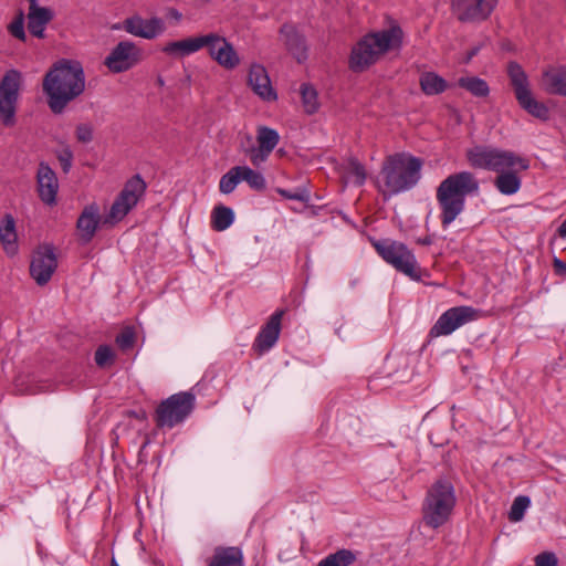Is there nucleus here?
<instances>
[{"label":"nucleus","instance_id":"f704fd0d","mask_svg":"<svg viewBox=\"0 0 566 566\" xmlns=\"http://www.w3.org/2000/svg\"><path fill=\"white\" fill-rule=\"evenodd\" d=\"M279 134L276 130L269 128L266 126H260L258 128V146L262 147L265 150H273L279 143Z\"/></svg>","mask_w":566,"mask_h":566},{"label":"nucleus","instance_id":"de8ad7c7","mask_svg":"<svg viewBox=\"0 0 566 566\" xmlns=\"http://www.w3.org/2000/svg\"><path fill=\"white\" fill-rule=\"evenodd\" d=\"M279 193L287 199H294V200H300V201H305L307 199V195L305 192H290L287 190H284V189H279L277 190Z\"/></svg>","mask_w":566,"mask_h":566},{"label":"nucleus","instance_id":"f3484780","mask_svg":"<svg viewBox=\"0 0 566 566\" xmlns=\"http://www.w3.org/2000/svg\"><path fill=\"white\" fill-rule=\"evenodd\" d=\"M38 192L40 199L49 206L55 205L59 182L52 168L41 163L36 174Z\"/></svg>","mask_w":566,"mask_h":566},{"label":"nucleus","instance_id":"f8f14e48","mask_svg":"<svg viewBox=\"0 0 566 566\" xmlns=\"http://www.w3.org/2000/svg\"><path fill=\"white\" fill-rule=\"evenodd\" d=\"M497 0H451V10L460 22H482L489 19Z\"/></svg>","mask_w":566,"mask_h":566},{"label":"nucleus","instance_id":"ddd939ff","mask_svg":"<svg viewBox=\"0 0 566 566\" xmlns=\"http://www.w3.org/2000/svg\"><path fill=\"white\" fill-rule=\"evenodd\" d=\"M203 48H207L210 57L226 70H233L240 64V57L233 45L218 33L205 34Z\"/></svg>","mask_w":566,"mask_h":566},{"label":"nucleus","instance_id":"4c0bfd02","mask_svg":"<svg viewBox=\"0 0 566 566\" xmlns=\"http://www.w3.org/2000/svg\"><path fill=\"white\" fill-rule=\"evenodd\" d=\"M530 503H531V501H530L528 496H525V495L517 496L513 501V504L509 512V520L511 522H520L523 518L526 509L530 506Z\"/></svg>","mask_w":566,"mask_h":566},{"label":"nucleus","instance_id":"5fc2aeb1","mask_svg":"<svg viewBox=\"0 0 566 566\" xmlns=\"http://www.w3.org/2000/svg\"><path fill=\"white\" fill-rule=\"evenodd\" d=\"M157 82H158V84H159L160 86H163V85H164V80H163L161 77H158V78H157Z\"/></svg>","mask_w":566,"mask_h":566},{"label":"nucleus","instance_id":"6ab92c4d","mask_svg":"<svg viewBox=\"0 0 566 566\" xmlns=\"http://www.w3.org/2000/svg\"><path fill=\"white\" fill-rule=\"evenodd\" d=\"M99 221L101 216L97 205L92 203L83 209L76 221V230L78 232L80 240L83 243H88L92 241L98 228Z\"/></svg>","mask_w":566,"mask_h":566},{"label":"nucleus","instance_id":"603ef678","mask_svg":"<svg viewBox=\"0 0 566 566\" xmlns=\"http://www.w3.org/2000/svg\"><path fill=\"white\" fill-rule=\"evenodd\" d=\"M557 233L562 238H566V220L562 222V224L557 229Z\"/></svg>","mask_w":566,"mask_h":566},{"label":"nucleus","instance_id":"f03ea898","mask_svg":"<svg viewBox=\"0 0 566 566\" xmlns=\"http://www.w3.org/2000/svg\"><path fill=\"white\" fill-rule=\"evenodd\" d=\"M479 182L472 172L450 175L437 188L436 197L441 209V224L448 227L463 211L465 197L476 192Z\"/></svg>","mask_w":566,"mask_h":566},{"label":"nucleus","instance_id":"393cba45","mask_svg":"<svg viewBox=\"0 0 566 566\" xmlns=\"http://www.w3.org/2000/svg\"><path fill=\"white\" fill-rule=\"evenodd\" d=\"M207 566H243V554L235 546H218Z\"/></svg>","mask_w":566,"mask_h":566},{"label":"nucleus","instance_id":"dca6fc26","mask_svg":"<svg viewBox=\"0 0 566 566\" xmlns=\"http://www.w3.org/2000/svg\"><path fill=\"white\" fill-rule=\"evenodd\" d=\"M123 27L126 32L147 40L155 39L165 31L164 20L157 17L144 20L139 15H133L124 20Z\"/></svg>","mask_w":566,"mask_h":566},{"label":"nucleus","instance_id":"2eb2a0df","mask_svg":"<svg viewBox=\"0 0 566 566\" xmlns=\"http://www.w3.org/2000/svg\"><path fill=\"white\" fill-rule=\"evenodd\" d=\"M139 59L138 48L130 41L119 42L105 59V65L114 73L129 70Z\"/></svg>","mask_w":566,"mask_h":566},{"label":"nucleus","instance_id":"6e6552de","mask_svg":"<svg viewBox=\"0 0 566 566\" xmlns=\"http://www.w3.org/2000/svg\"><path fill=\"white\" fill-rule=\"evenodd\" d=\"M145 190L146 182L139 175H135L127 180L123 190L113 202L108 214L104 219V223L115 224L123 220L137 205L138 200L145 193Z\"/></svg>","mask_w":566,"mask_h":566},{"label":"nucleus","instance_id":"ea45409f","mask_svg":"<svg viewBox=\"0 0 566 566\" xmlns=\"http://www.w3.org/2000/svg\"><path fill=\"white\" fill-rule=\"evenodd\" d=\"M136 340V334L133 327H125L115 338L117 346L122 350L130 349Z\"/></svg>","mask_w":566,"mask_h":566},{"label":"nucleus","instance_id":"9d476101","mask_svg":"<svg viewBox=\"0 0 566 566\" xmlns=\"http://www.w3.org/2000/svg\"><path fill=\"white\" fill-rule=\"evenodd\" d=\"M375 248L379 255L396 270L412 279L418 277L415 256L403 243L381 241L376 243Z\"/></svg>","mask_w":566,"mask_h":566},{"label":"nucleus","instance_id":"4be33fe9","mask_svg":"<svg viewBox=\"0 0 566 566\" xmlns=\"http://www.w3.org/2000/svg\"><path fill=\"white\" fill-rule=\"evenodd\" d=\"M29 1L28 29L39 39L44 38V28L53 19V12L49 8L39 7L36 0Z\"/></svg>","mask_w":566,"mask_h":566},{"label":"nucleus","instance_id":"8fccbe9b","mask_svg":"<svg viewBox=\"0 0 566 566\" xmlns=\"http://www.w3.org/2000/svg\"><path fill=\"white\" fill-rule=\"evenodd\" d=\"M480 45H476L474 48H472L468 53H467V56L465 59L463 60L464 63H469L473 56H475L478 54V52L480 51Z\"/></svg>","mask_w":566,"mask_h":566},{"label":"nucleus","instance_id":"cd10ccee","mask_svg":"<svg viewBox=\"0 0 566 566\" xmlns=\"http://www.w3.org/2000/svg\"><path fill=\"white\" fill-rule=\"evenodd\" d=\"M203 48V35L167 43L163 52L179 56L188 55Z\"/></svg>","mask_w":566,"mask_h":566},{"label":"nucleus","instance_id":"864d4df0","mask_svg":"<svg viewBox=\"0 0 566 566\" xmlns=\"http://www.w3.org/2000/svg\"><path fill=\"white\" fill-rule=\"evenodd\" d=\"M419 243H421V244H423V245H429V244H431V243H432V239H431L429 235H427V237H424L423 239H420V240H419Z\"/></svg>","mask_w":566,"mask_h":566},{"label":"nucleus","instance_id":"6e6d98bb","mask_svg":"<svg viewBox=\"0 0 566 566\" xmlns=\"http://www.w3.org/2000/svg\"><path fill=\"white\" fill-rule=\"evenodd\" d=\"M111 566H119V565H118V564L116 563V560L113 558V559H112V564H111Z\"/></svg>","mask_w":566,"mask_h":566},{"label":"nucleus","instance_id":"5701e85b","mask_svg":"<svg viewBox=\"0 0 566 566\" xmlns=\"http://www.w3.org/2000/svg\"><path fill=\"white\" fill-rule=\"evenodd\" d=\"M542 87L548 94L566 96V66L549 67L544 71Z\"/></svg>","mask_w":566,"mask_h":566},{"label":"nucleus","instance_id":"09e8293b","mask_svg":"<svg viewBox=\"0 0 566 566\" xmlns=\"http://www.w3.org/2000/svg\"><path fill=\"white\" fill-rule=\"evenodd\" d=\"M553 265H554L555 272L557 274H559V275L566 274V263L565 262L555 258L553 261Z\"/></svg>","mask_w":566,"mask_h":566},{"label":"nucleus","instance_id":"c85d7f7f","mask_svg":"<svg viewBox=\"0 0 566 566\" xmlns=\"http://www.w3.org/2000/svg\"><path fill=\"white\" fill-rule=\"evenodd\" d=\"M420 88L426 95H437L443 93L448 84L444 78L434 72H424L419 80Z\"/></svg>","mask_w":566,"mask_h":566},{"label":"nucleus","instance_id":"79ce46f5","mask_svg":"<svg viewBox=\"0 0 566 566\" xmlns=\"http://www.w3.org/2000/svg\"><path fill=\"white\" fill-rule=\"evenodd\" d=\"M272 153V150H265L262 147H251L247 150V154L250 157V161L253 166H260L262 163H264L269 155Z\"/></svg>","mask_w":566,"mask_h":566},{"label":"nucleus","instance_id":"b1692460","mask_svg":"<svg viewBox=\"0 0 566 566\" xmlns=\"http://www.w3.org/2000/svg\"><path fill=\"white\" fill-rule=\"evenodd\" d=\"M495 157L496 159H494V166L492 170L499 175L511 171L517 167L521 170H527L530 167L528 159L509 150L497 149Z\"/></svg>","mask_w":566,"mask_h":566},{"label":"nucleus","instance_id":"a211bd4d","mask_svg":"<svg viewBox=\"0 0 566 566\" xmlns=\"http://www.w3.org/2000/svg\"><path fill=\"white\" fill-rule=\"evenodd\" d=\"M284 311H277L266 322L261 332L255 338L253 349L259 354L269 350L277 340L281 332V321Z\"/></svg>","mask_w":566,"mask_h":566},{"label":"nucleus","instance_id":"a18cd8bd","mask_svg":"<svg viewBox=\"0 0 566 566\" xmlns=\"http://www.w3.org/2000/svg\"><path fill=\"white\" fill-rule=\"evenodd\" d=\"M57 159L61 164L62 170L66 174L70 171L73 161V153L69 146L64 147L59 154Z\"/></svg>","mask_w":566,"mask_h":566},{"label":"nucleus","instance_id":"4468645a","mask_svg":"<svg viewBox=\"0 0 566 566\" xmlns=\"http://www.w3.org/2000/svg\"><path fill=\"white\" fill-rule=\"evenodd\" d=\"M478 317V311L470 306L452 307L444 312L430 329V337L449 335L463 324Z\"/></svg>","mask_w":566,"mask_h":566},{"label":"nucleus","instance_id":"aec40b11","mask_svg":"<svg viewBox=\"0 0 566 566\" xmlns=\"http://www.w3.org/2000/svg\"><path fill=\"white\" fill-rule=\"evenodd\" d=\"M248 83L252 91L264 101H275L276 93L271 85L266 70L260 64L250 67Z\"/></svg>","mask_w":566,"mask_h":566},{"label":"nucleus","instance_id":"c9c22d12","mask_svg":"<svg viewBox=\"0 0 566 566\" xmlns=\"http://www.w3.org/2000/svg\"><path fill=\"white\" fill-rule=\"evenodd\" d=\"M301 95L305 113L310 115L316 113L319 107L316 90L308 84H303L301 86Z\"/></svg>","mask_w":566,"mask_h":566},{"label":"nucleus","instance_id":"9b49d317","mask_svg":"<svg viewBox=\"0 0 566 566\" xmlns=\"http://www.w3.org/2000/svg\"><path fill=\"white\" fill-rule=\"evenodd\" d=\"M57 268V258L52 244L39 245L32 253L30 275L38 285H45Z\"/></svg>","mask_w":566,"mask_h":566},{"label":"nucleus","instance_id":"0eeeda50","mask_svg":"<svg viewBox=\"0 0 566 566\" xmlns=\"http://www.w3.org/2000/svg\"><path fill=\"white\" fill-rule=\"evenodd\" d=\"M196 397L192 392L182 391L163 400L155 411L157 427L172 428L181 423L195 409Z\"/></svg>","mask_w":566,"mask_h":566},{"label":"nucleus","instance_id":"423d86ee","mask_svg":"<svg viewBox=\"0 0 566 566\" xmlns=\"http://www.w3.org/2000/svg\"><path fill=\"white\" fill-rule=\"evenodd\" d=\"M507 74L518 105L533 117L547 120L549 118V109L544 103L533 96L527 75L522 66L517 62H510Z\"/></svg>","mask_w":566,"mask_h":566},{"label":"nucleus","instance_id":"c756f323","mask_svg":"<svg viewBox=\"0 0 566 566\" xmlns=\"http://www.w3.org/2000/svg\"><path fill=\"white\" fill-rule=\"evenodd\" d=\"M520 170L521 169L517 167L511 171L497 175L494 180V185L501 193L513 195L518 191L521 187V179L517 176V172Z\"/></svg>","mask_w":566,"mask_h":566},{"label":"nucleus","instance_id":"72a5a7b5","mask_svg":"<svg viewBox=\"0 0 566 566\" xmlns=\"http://www.w3.org/2000/svg\"><path fill=\"white\" fill-rule=\"evenodd\" d=\"M240 177L241 180L245 181L252 189L256 191H264L266 182L262 174L255 171L247 166H241Z\"/></svg>","mask_w":566,"mask_h":566},{"label":"nucleus","instance_id":"7ed1b4c3","mask_svg":"<svg viewBox=\"0 0 566 566\" xmlns=\"http://www.w3.org/2000/svg\"><path fill=\"white\" fill-rule=\"evenodd\" d=\"M402 35L403 32L398 25L365 35L352 50L349 69L356 73L366 71L382 54L400 48Z\"/></svg>","mask_w":566,"mask_h":566},{"label":"nucleus","instance_id":"2f4dec72","mask_svg":"<svg viewBox=\"0 0 566 566\" xmlns=\"http://www.w3.org/2000/svg\"><path fill=\"white\" fill-rule=\"evenodd\" d=\"M356 559L353 551L343 548L322 559L317 566H350Z\"/></svg>","mask_w":566,"mask_h":566},{"label":"nucleus","instance_id":"e433bc0d","mask_svg":"<svg viewBox=\"0 0 566 566\" xmlns=\"http://www.w3.org/2000/svg\"><path fill=\"white\" fill-rule=\"evenodd\" d=\"M241 166L232 167L226 175L220 179L219 189L222 193H230L234 190L237 185L241 181L240 177Z\"/></svg>","mask_w":566,"mask_h":566},{"label":"nucleus","instance_id":"c03bdc74","mask_svg":"<svg viewBox=\"0 0 566 566\" xmlns=\"http://www.w3.org/2000/svg\"><path fill=\"white\" fill-rule=\"evenodd\" d=\"M9 31L14 38L21 41L25 40L22 12H20V14L10 23Z\"/></svg>","mask_w":566,"mask_h":566},{"label":"nucleus","instance_id":"a878e982","mask_svg":"<svg viewBox=\"0 0 566 566\" xmlns=\"http://www.w3.org/2000/svg\"><path fill=\"white\" fill-rule=\"evenodd\" d=\"M497 148L474 146L467 150V159L473 168L492 170Z\"/></svg>","mask_w":566,"mask_h":566},{"label":"nucleus","instance_id":"f257e3e1","mask_svg":"<svg viewBox=\"0 0 566 566\" xmlns=\"http://www.w3.org/2000/svg\"><path fill=\"white\" fill-rule=\"evenodd\" d=\"M50 111L62 114L85 91V74L80 62L62 59L55 62L42 81Z\"/></svg>","mask_w":566,"mask_h":566},{"label":"nucleus","instance_id":"58836bf2","mask_svg":"<svg viewBox=\"0 0 566 566\" xmlns=\"http://www.w3.org/2000/svg\"><path fill=\"white\" fill-rule=\"evenodd\" d=\"M114 358L115 354L109 346L101 345L95 352V363L101 368L113 365Z\"/></svg>","mask_w":566,"mask_h":566},{"label":"nucleus","instance_id":"1a4fd4ad","mask_svg":"<svg viewBox=\"0 0 566 566\" xmlns=\"http://www.w3.org/2000/svg\"><path fill=\"white\" fill-rule=\"evenodd\" d=\"M22 82V75L17 70L6 72L0 81V120L11 127L15 124L17 103Z\"/></svg>","mask_w":566,"mask_h":566},{"label":"nucleus","instance_id":"3c124183","mask_svg":"<svg viewBox=\"0 0 566 566\" xmlns=\"http://www.w3.org/2000/svg\"><path fill=\"white\" fill-rule=\"evenodd\" d=\"M168 15L177 21L181 19V13L178 10H176L175 8L168 9Z\"/></svg>","mask_w":566,"mask_h":566},{"label":"nucleus","instance_id":"20e7f679","mask_svg":"<svg viewBox=\"0 0 566 566\" xmlns=\"http://www.w3.org/2000/svg\"><path fill=\"white\" fill-rule=\"evenodd\" d=\"M455 503L457 496L451 481L438 479L430 485L423 500L422 522L433 530L443 526L449 522Z\"/></svg>","mask_w":566,"mask_h":566},{"label":"nucleus","instance_id":"7c9ffc66","mask_svg":"<svg viewBox=\"0 0 566 566\" xmlns=\"http://www.w3.org/2000/svg\"><path fill=\"white\" fill-rule=\"evenodd\" d=\"M458 85L476 97H485L490 93L488 83L476 76H465L458 80Z\"/></svg>","mask_w":566,"mask_h":566},{"label":"nucleus","instance_id":"37998d69","mask_svg":"<svg viewBox=\"0 0 566 566\" xmlns=\"http://www.w3.org/2000/svg\"><path fill=\"white\" fill-rule=\"evenodd\" d=\"M76 139L80 143L87 144L93 139V126L87 123L78 124L75 129Z\"/></svg>","mask_w":566,"mask_h":566},{"label":"nucleus","instance_id":"39448f33","mask_svg":"<svg viewBox=\"0 0 566 566\" xmlns=\"http://www.w3.org/2000/svg\"><path fill=\"white\" fill-rule=\"evenodd\" d=\"M421 167L422 160L417 157L403 154L388 156L381 168L385 186L391 193L412 188L420 179Z\"/></svg>","mask_w":566,"mask_h":566},{"label":"nucleus","instance_id":"bb28decb","mask_svg":"<svg viewBox=\"0 0 566 566\" xmlns=\"http://www.w3.org/2000/svg\"><path fill=\"white\" fill-rule=\"evenodd\" d=\"M15 232V221L11 214H6L0 226V242L8 255H14L18 252Z\"/></svg>","mask_w":566,"mask_h":566},{"label":"nucleus","instance_id":"a19ab883","mask_svg":"<svg viewBox=\"0 0 566 566\" xmlns=\"http://www.w3.org/2000/svg\"><path fill=\"white\" fill-rule=\"evenodd\" d=\"M348 169L355 176V184L361 186L367 177L365 167L357 159L352 158L348 161Z\"/></svg>","mask_w":566,"mask_h":566},{"label":"nucleus","instance_id":"49530a36","mask_svg":"<svg viewBox=\"0 0 566 566\" xmlns=\"http://www.w3.org/2000/svg\"><path fill=\"white\" fill-rule=\"evenodd\" d=\"M557 557L554 553L544 552L535 557V566H557Z\"/></svg>","mask_w":566,"mask_h":566},{"label":"nucleus","instance_id":"412c9836","mask_svg":"<svg viewBox=\"0 0 566 566\" xmlns=\"http://www.w3.org/2000/svg\"><path fill=\"white\" fill-rule=\"evenodd\" d=\"M286 50L293 57L302 63L307 59V46L304 36L290 24H283L280 29Z\"/></svg>","mask_w":566,"mask_h":566},{"label":"nucleus","instance_id":"473e14b6","mask_svg":"<svg viewBox=\"0 0 566 566\" xmlns=\"http://www.w3.org/2000/svg\"><path fill=\"white\" fill-rule=\"evenodd\" d=\"M233 212L230 208L218 206L212 212V226L217 231H223L233 222Z\"/></svg>","mask_w":566,"mask_h":566}]
</instances>
